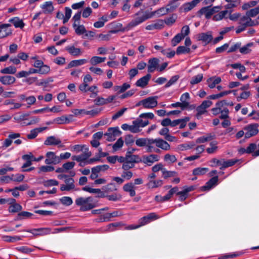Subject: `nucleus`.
Here are the masks:
<instances>
[{"label":"nucleus","instance_id":"54","mask_svg":"<svg viewBox=\"0 0 259 259\" xmlns=\"http://www.w3.org/2000/svg\"><path fill=\"white\" fill-rule=\"evenodd\" d=\"M253 45L252 43H248L243 47L239 48V51L241 54H247L250 52L251 50L249 48Z\"/></svg>","mask_w":259,"mask_h":259},{"label":"nucleus","instance_id":"24","mask_svg":"<svg viewBox=\"0 0 259 259\" xmlns=\"http://www.w3.org/2000/svg\"><path fill=\"white\" fill-rule=\"evenodd\" d=\"M121 215L120 211H114L111 213H107L100 218L101 222L109 221L111 218L118 217Z\"/></svg>","mask_w":259,"mask_h":259},{"label":"nucleus","instance_id":"42","mask_svg":"<svg viewBox=\"0 0 259 259\" xmlns=\"http://www.w3.org/2000/svg\"><path fill=\"white\" fill-rule=\"evenodd\" d=\"M176 54L177 55H180L182 54H189L191 53V49L185 46H179L177 48Z\"/></svg>","mask_w":259,"mask_h":259},{"label":"nucleus","instance_id":"8","mask_svg":"<svg viewBox=\"0 0 259 259\" xmlns=\"http://www.w3.org/2000/svg\"><path fill=\"white\" fill-rule=\"evenodd\" d=\"M23 231L32 234L34 236H44L51 233L50 228H40L29 230H24Z\"/></svg>","mask_w":259,"mask_h":259},{"label":"nucleus","instance_id":"57","mask_svg":"<svg viewBox=\"0 0 259 259\" xmlns=\"http://www.w3.org/2000/svg\"><path fill=\"white\" fill-rule=\"evenodd\" d=\"M150 223V221L148 220V218H147V215L144 216L142 217L141 219L139 220V225L135 227H133L131 228L132 229H137L139 228V227L144 226L148 223Z\"/></svg>","mask_w":259,"mask_h":259},{"label":"nucleus","instance_id":"1","mask_svg":"<svg viewBox=\"0 0 259 259\" xmlns=\"http://www.w3.org/2000/svg\"><path fill=\"white\" fill-rule=\"evenodd\" d=\"M75 204L80 206V210L83 211L90 210L96 206V202L92 197H80L76 199Z\"/></svg>","mask_w":259,"mask_h":259},{"label":"nucleus","instance_id":"15","mask_svg":"<svg viewBox=\"0 0 259 259\" xmlns=\"http://www.w3.org/2000/svg\"><path fill=\"white\" fill-rule=\"evenodd\" d=\"M233 103L232 102H227L226 100H223L216 104V107L212 109V112L214 115H217L220 113L222 108L224 106H232Z\"/></svg>","mask_w":259,"mask_h":259},{"label":"nucleus","instance_id":"22","mask_svg":"<svg viewBox=\"0 0 259 259\" xmlns=\"http://www.w3.org/2000/svg\"><path fill=\"white\" fill-rule=\"evenodd\" d=\"M151 77V75L150 74H146L137 81L136 82V86L141 88L145 87L148 84Z\"/></svg>","mask_w":259,"mask_h":259},{"label":"nucleus","instance_id":"12","mask_svg":"<svg viewBox=\"0 0 259 259\" xmlns=\"http://www.w3.org/2000/svg\"><path fill=\"white\" fill-rule=\"evenodd\" d=\"M44 144L48 146H58L59 148H62L64 146V144L61 143L60 139L54 136L48 137Z\"/></svg>","mask_w":259,"mask_h":259},{"label":"nucleus","instance_id":"29","mask_svg":"<svg viewBox=\"0 0 259 259\" xmlns=\"http://www.w3.org/2000/svg\"><path fill=\"white\" fill-rule=\"evenodd\" d=\"M47 127H38L33 129L30 131V133L27 135V138L28 139H33L37 136L39 133L42 132L47 129Z\"/></svg>","mask_w":259,"mask_h":259},{"label":"nucleus","instance_id":"7","mask_svg":"<svg viewBox=\"0 0 259 259\" xmlns=\"http://www.w3.org/2000/svg\"><path fill=\"white\" fill-rule=\"evenodd\" d=\"M157 105V101L155 98H145L138 102L137 106L142 105L145 108L150 109L156 107Z\"/></svg>","mask_w":259,"mask_h":259},{"label":"nucleus","instance_id":"11","mask_svg":"<svg viewBox=\"0 0 259 259\" xmlns=\"http://www.w3.org/2000/svg\"><path fill=\"white\" fill-rule=\"evenodd\" d=\"M82 152V153L80 155L73 156L72 159L77 162L87 161L89 160L88 158L92 155V153L89 151L88 148H85Z\"/></svg>","mask_w":259,"mask_h":259},{"label":"nucleus","instance_id":"36","mask_svg":"<svg viewBox=\"0 0 259 259\" xmlns=\"http://www.w3.org/2000/svg\"><path fill=\"white\" fill-rule=\"evenodd\" d=\"M221 81V79L219 77H210L207 80L208 85L210 89L214 88L216 84H219Z\"/></svg>","mask_w":259,"mask_h":259},{"label":"nucleus","instance_id":"44","mask_svg":"<svg viewBox=\"0 0 259 259\" xmlns=\"http://www.w3.org/2000/svg\"><path fill=\"white\" fill-rule=\"evenodd\" d=\"M105 60L106 57L94 56L91 59L90 62L93 65H95L96 64L104 62Z\"/></svg>","mask_w":259,"mask_h":259},{"label":"nucleus","instance_id":"40","mask_svg":"<svg viewBox=\"0 0 259 259\" xmlns=\"http://www.w3.org/2000/svg\"><path fill=\"white\" fill-rule=\"evenodd\" d=\"M177 2V1L170 0L168 2V4L165 7L166 8H167L168 13L174 11L178 7V5L176 3Z\"/></svg>","mask_w":259,"mask_h":259},{"label":"nucleus","instance_id":"35","mask_svg":"<svg viewBox=\"0 0 259 259\" xmlns=\"http://www.w3.org/2000/svg\"><path fill=\"white\" fill-rule=\"evenodd\" d=\"M163 184L162 180H149V182L147 184L146 186L149 188H155L160 187Z\"/></svg>","mask_w":259,"mask_h":259},{"label":"nucleus","instance_id":"4","mask_svg":"<svg viewBox=\"0 0 259 259\" xmlns=\"http://www.w3.org/2000/svg\"><path fill=\"white\" fill-rule=\"evenodd\" d=\"M236 162V160L233 159L225 160L224 159L219 160L217 158H213L211 160V166L213 167L220 165V169H224L225 168L233 165Z\"/></svg>","mask_w":259,"mask_h":259},{"label":"nucleus","instance_id":"17","mask_svg":"<svg viewBox=\"0 0 259 259\" xmlns=\"http://www.w3.org/2000/svg\"><path fill=\"white\" fill-rule=\"evenodd\" d=\"M121 132L118 127H111L108 129V132L105 134L107 137L108 141H112L115 140L116 136L119 135Z\"/></svg>","mask_w":259,"mask_h":259},{"label":"nucleus","instance_id":"27","mask_svg":"<svg viewBox=\"0 0 259 259\" xmlns=\"http://www.w3.org/2000/svg\"><path fill=\"white\" fill-rule=\"evenodd\" d=\"M212 36L210 32L201 33L198 35V39L206 44L209 43L212 40Z\"/></svg>","mask_w":259,"mask_h":259},{"label":"nucleus","instance_id":"14","mask_svg":"<svg viewBox=\"0 0 259 259\" xmlns=\"http://www.w3.org/2000/svg\"><path fill=\"white\" fill-rule=\"evenodd\" d=\"M160 157L156 154H151L147 156H144L143 157L142 162L146 164L147 165L150 166L154 162L158 161L159 160Z\"/></svg>","mask_w":259,"mask_h":259},{"label":"nucleus","instance_id":"33","mask_svg":"<svg viewBox=\"0 0 259 259\" xmlns=\"http://www.w3.org/2000/svg\"><path fill=\"white\" fill-rule=\"evenodd\" d=\"M24 236H3V239L4 241L7 242H15L16 241L21 240L22 239V238Z\"/></svg>","mask_w":259,"mask_h":259},{"label":"nucleus","instance_id":"47","mask_svg":"<svg viewBox=\"0 0 259 259\" xmlns=\"http://www.w3.org/2000/svg\"><path fill=\"white\" fill-rule=\"evenodd\" d=\"M142 118H137L136 120L133 121V123H136L140 127H144L149 124L148 120H143Z\"/></svg>","mask_w":259,"mask_h":259},{"label":"nucleus","instance_id":"63","mask_svg":"<svg viewBox=\"0 0 259 259\" xmlns=\"http://www.w3.org/2000/svg\"><path fill=\"white\" fill-rule=\"evenodd\" d=\"M148 139L149 138H139L136 141V144L139 147H146Z\"/></svg>","mask_w":259,"mask_h":259},{"label":"nucleus","instance_id":"38","mask_svg":"<svg viewBox=\"0 0 259 259\" xmlns=\"http://www.w3.org/2000/svg\"><path fill=\"white\" fill-rule=\"evenodd\" d=\"M82 190L84 191L88 192L90 193H98L100 194V196L101 197H105L104 194L101 191L100 189H94L90 187L86 186L82 188Z\"/></svg>","mask_w":259,"mask_h":259},{"label":"nucleus","instance_id":"21","mask_svg":"<svg viewBox=\"0 0 259 259\" xmlns=\"http://www.w3.org/2000/svg\"><path fill=\"white\" fill-rule=\"evenodd\" d=\"M218 181V176H215L210 179L206 184L201 187V190L208 191L215 186Z\"/></svg>","mask_w":259,"mask_h":259},{"label":"nucleus","instance_id":"28","mask_svg":"<svg viewBox=\"0 0 259 259\" xmlns=\"http://www.w3.org/2000/svg\"><path fill=\"white\" fill-rule=\"evenodd\" d=\"M41 8L44 10L43 13L45 14H51L54 10L52 2H46Z\"/></svg>","mask_w":259,"mask_h":259},{"label":"nucleus","instance_id":"56","mask_svg":"<svg viewBox=\"0 0 259 259\" xmlns=\"http://www.w3.org/2000/svg\"><path fill=\"white\" fill-rule=\"evenodd\" d=\"M259 13V6L252 9L246 12V15L250 17H254Z\"/></svg>","mask_w":259,"mask_h":259},{"label":"nucleus","instance_id":"6","mask_svg":"<svg viewBox=\"0 0 259 259\" xmlns=\"http://www.w3.org/2000/svg\"><path fill=\"white\" fill-rule=\"evenodd\" d=\"M188 98H181L180 102L171 104L170 106L172 107H181L182 110L186 109H193L195 108V106L190 105Z\"/></svg>","mask_w":259,"mask_h":259},{"label":"nucleus","instance_id":"45","mask_svg":"<svg viewBox=\"0 0 259 259\" xmlns=\"http://www.w3.org/2000/svg\"><path fill=\"white\" fill-rule=\"evenodd\" d=\"M17 71L16 68L14 66H10L5 68L1 70V72L3 74H15Z\"/></svg>","mask_w":259,"mask_h":259},{"label":"nucleus","instance_id":"30","mask_svg":"<svg viewBox=\"0 0 259 259\" xmlns=\"http://www.w3.org/2000/svg\"><path fill=\"white\" fill-rule=\"evenodd\" d=\"M65 50L72 56H79L82 53L80 49L75 48L74 46H67Z\"/></svg>","mask_w":259,"mask_h":259},{"label":"nucleus","instance_id":"25","mask_svg":"<svg viewBox=\"0 0 259 259\" xmlns=\"http://www.w3.org/2000/svg\"><path fill=\"white\" fill-rule=\"evenodd\" d=\"M202 15H205V17L207 19L211 18V15L210 12V6L203 7L197 12V15L199 17Z\"/></svg>","mask_w":259,"mask_h":259},{"label":"nucleus","instance_id":"5","mask_svg":"<svg viewBox=\"0 0 259 259\" xmlns=\"http://www.w3.org/2000/svg\"><path fill=\"white\" fill-rule=\"evenodd\" d=\"M258 124L256 123L250 124L245 126L243 128L245 132V138H249L256 135L258 132Z\"/></svg>","mask_w":259,"mask_h":259},{"label":"nucleus","instance_id":"31","mask_svg":"<svg viewBox=\"0 0 259 259\" xmlns=\"http://www.w3.org/2000/svg\"><path fill=\"white\" fill-rule=\"evenodd\" d=\"M16 80L14 76L6 75L0 77V81L4 84L9 85L15 82Z\"/></svg>","mask_w":259,"mask_h":259},{"label":"nucleus","instance_id":"41","mask_svg":"<svg viewBox=\"0 0 259 259\" xmlns=\"http://www.w3.org/2000/svg\"><path fill=\"white\" fill-rule=\"evenodd\" d=\"M113 98H97L94 100V102L95 105H101L112 101Z\"/></svg>","mask_w":259,"mask_h":259},{"label":"nucleus","instance_id":"43","mask_svg":"<svg viewBox=\"0 0 259 259\" xmlns=\"http://www.w3.org/2000/svg\"><path fill=\"white\" fill-rule=\"evenodd\" d=\"M88 147L84 145H75L70 147V150L76 153L83 151Z\"/></svg>","mask_w":259,"mask_h":259},{"label":"nucleus","instance_id":"51","mask_svg":"<svg viewBox=\"0 0 259 259\" xmlns=\"http://www.w3.org/2000/svg\"><path fill=\"white\" fill-rule=\"evenodd\" d=\"M208 169L205 167H198L195 168L193 171V174L194 175H203L208 171Z\"/></svg>","mask_w":259,"mask_h":259},{"label":"nucleus","instance_id":"49","mask_svg":"<svg viewBox=\"0 0 259 259\" xmlns=\"http://www.w3.org/2000/svg\"><path fill=\"white\" fill-rule=\"evenodd\" d=\"M184 38L182 34H177L171 40V45L172 46H176Z\"/></svg>","mask_w":259,"mask_h":259},{"label":"nucleus","instance_id":"23","mask_svg":"<svg viewBox=\"0 0 259 259\" xmlns=\"http://www.w3.org/2000/svg\"><path fill=\"white\" fill-rule=\"evenodd\" d=\"M124 191L129 193L130 196L134 197L136 195L135 187L134 184L132 183H127L123 186Z\"/></svg>","mask_w":259,"mask_h":259},{"label":"nucleus","instance_id":"16","mask_svg":"<svg viewBox=\"0 0 259 259\" xmlns=\"http://www.w3.org/2000/svg\"><path fill=\"white\" fill-rule=\"evenodd\" d=\"M156 145V142L155 141V139L152 138H149L146 145V151L149 153L151 152H156V153H159L160 150L158 148H155L154 146V145Z\"/></svg>","mask_w":259,"mask_h":259},{"label":"nucleus","instance_id":"19","mask_svg":"<svg viewBox=\"0 0 259 259\" xmlns=\"http://www.w3.org/2000/svg\"><path fill=\"white\" fill-rule=\"evenodd\" d=\"M159 60L157 58H152L149 60L148 64V72H153L156 68H158Z\"/></svg>","mask_w":259,"mask_h":259},{"label":"nucleus","instance_id":"55","mask_svg":"<svg viewBox=\"0 0 259 259\" xmlns=\"http://www.w3.org/2000/svg\"><path fill=\"white\" fill-rule=\"evenodd\" d=\"M12 181L17 182H21L23 181L24 179V176L22 174H12L11 175Z\"/></svg>","mask_w":259,"mask_h":259},{"label":"nucleus","instance_id":"62","mask_svg":"<svg viewBox=\"0 0 259 259\" xmlns=\"http://www.w3.org/2000/svg\"><path fill=\"white\" fill-rule=\"evenodd\" d=\"M164 160L168 162L174 163L177 161V158L174 155L166 154L164 155Z\"/></svg>","mask_w":259,"mask_h":259},{"label":"nucleus","instance_id":"58","mask_svg":"<svg viewBox=\"0 0 259 259\" xmlns=\"http://www.w3.org/2000/svg\"><path fill=\"white\" fill-rule=\"evenodd\" d=\"M133 176V172L129 170H123L121 177L125 180H130Z\"/></svg>","mask_w":259,"mask_h":259},{"label":"nucleus","instance_id":"37","mask_svg":"<svg viewBox=\"0 0 259 259\" xmlns=\"http://www.w3.org/2000/svg\"><path fill=\"white\" fill-rule=\"evenodd\" d=\"M33 215V214L31 212L24 211H21L18 214L16 220H22L29 219L31 218Z\"/></svg>","mask_w":259,"mask_h":259},{"label":"nucleus","instance_id":"2","mask_svg":"<svg viewBox=\"0 0 259 259\" xmlns=\"http://www.w3.org/2000/svg\"><path fill=\"white\" fill-rule=\"evenodd\" d=\"M230 94H233L234 96L237 97H248L250 96V93L248 91H245L243 88L238 90H233L221 92L219 94H212L208 97H222L227 96Z\"/></svg>","mask_w":259,"mask_h":259},{"label":"nucleus","instance_id":"48","mask_svg":"<svg viewBox=\"0 0 259 259\" xmlns=\"http://www.w3.org/2000/svg\"><path fill=\"white\" fill-rule=\"evenodd\" d=\"M61 203L66 206H70L72 203L73 201L71 197L68 196H63L60 199Z\"/></svg>","mask_w":259,"mask_h":259},{"label":"nucleus","instance_id":"50","mask_svg":"<svg viewBox=\"0 0 259 259\" xmlns=\"http://www.w3.org/2000/svg\"><path fill=\"white\" fill-rule=\"evenodd\" d=\"M22 209V206L20 204L17 203L13 205H10L9 208V212L13 213L19 212V211H21Z\"/></svg>","mask_w":259,"mask_h":259},{"label":"nucleus","instance_id":"52","mask_svg":"<svg viewBox=\"0 0 259 259\" xmlns=\"http://www.w3.org/2000/svg\"><path fill=\"white\" fill-rule=\"evenodd\" d=\"M124 141L122 138H120L113 145L112 148L114 151L119 150L123 146Z\"/></svg>","mask_w":259,"mask_h":259},{"label":"nucleus","instance_id":"3","mask_svg":"<svg viewBox=\"0 0 259 259\" xmlns=\"http://www.w3.org/2000/svg\"><path fill=\"white\" fill-rule=\"evenodd\" d=\"M155 15V14L154 11L149 13H146L145 14L142 16V17H138L136 18L135 19L133 20L127 24V25L125 28H123L122 29H121L120 30L122 31H124L125 30H128L140 24V23L146 21V20L151 18Z\"/></svg>","mask_w":259,"mask_h":259},{"label":"nucleus","instance_id":"32","mask_svg":"<svg viewBox=\"0 0 259 259\" xmlns=\"http://www.w3.org/2000/svg\"><path fill=\"white\" fill-rule=\"evenodd\" d=\"M87 62V60L86 59H80V60H72L68 64L67 66L66 67V69H69L72 67H77L81 65H83Z\"/></svg>","mask_w":259,"mask_h":259},{"label":"nucleus","instance_id":"61","mask_svg":"<svg viewBox=\"0 0 259 259\" xmlns=\"http://www.w3.org/2000/svg\"><path fill=\"white\" fill-rule=\"evenodd\" d=\"M74 29L75 33L78 35H81L87 32V30L84 26L82 25L78 26L77 25V26Z\"/></svg>","mask_w":259,"mask_h":259},{"label":"nucleus","instance_id":"60","mask_svg":"<svg viewBox=\"0 0 259 259\" xmlns=\"http://www.w3.org/2000/svg\"><path fill=\"white\" fill-rule=\"evenodd\" d=\"M54 170V167L52 166L49 165H44L39 167L38 173L40 174L41 172H46L52 171Z\"/></svg>","mask_w":259,"mask_h":259},{"label":"nucleus","instance_id":"10","mask_svg":"<svg viewBox=\"0 0 259 259\" xmlns=\"http://www.w3.org/2000/svg\"><path fill=\"white\" fill-rule=\"evenodd\" d=\"M65 184H62L60 187V190L62 191H70L72 190H75L74 181L71 178L68 177L64 181ZM75 190H76L75 189Z\"/></svg>","mask_w":259,"mask_h":259},{"label":"nucleus","instance_id":"53","mask_svg":"<svg viewBox=\"0 0 259 259\" xmlns=\"http://www.w3.org/2000/svg\"><path fill=\"white\" fill-rule=\"evenodd\" d=\"M228 106H224L223 108H222V110L220 111L221 115L220 116L221 119H225L229 118V110L227 108Z\"/></svg>","mask_w":259,"mask_h":259},{"label":"nucleus","instance_id":"46","mask_svg":"<svg viewBox=\"0 0 259 259\" xmlns=\"http://www.w3.org/2000/svg\"><path fill=\"white\" fill-rule=\"evenodd\" d=\"M218 142L216 141H212L210 143V147L206 149V152L209 154L214 153L218 149Z\"/></svg>","mask_w":259,"mask_h":259},{"label":"nucleus","instance_id":"18","mask_svg":"<svg viewBox=\"0 0 259 259\" xmlns=\"http://www.w3.org/2000/svg\"><path fill=\"white\" fill-rule=\"evenodd\" d=\"M0 26V38H3L12 34V30L8 29L11 27L10 24H2Z\"/></svg>","mask_w":259,"mask_h":259},{"label":"nucleus","instance_id":"59","mask_svg":"<svg viewBox=\"0 0 259 259\" xmlns=\"http://www.w3.org/2000/svg\"><path fill=\"white\" fill-rule=\"evenodd\" d=\"M155 14L157 15L158 17H160L167 14L168 13L167 8L166 7H162L160 9L154 11Z\"/></svg>","mask_w":259,"mask_h":259},{"label":"nucleus","instance_id":"39","mask_svg":"<svg viewBox=\"0 0 259 259\" xmlns=\"http://www.w3.org/2000/svg\"><path fill=\"white\" fill-rule=\"evenodd\" d=\"M130 88V84L127 83H124L121 86L116 85L114 87V90L118 94L124 92L126 90Z\"/></svg>","mask_w":259,"mask_h":259},{"label":"nucleus","instance_id":"64","mask_svg":"<svg viewBox=\"0 0 259 259\" xmlns=\"http://www.w3.org/2000/svg\"><path fill=\"white\" fill-rule=\"evenodd\" d=\"M103 189L105 192H112L117 190L114 184L113 183H109L107 185L105 186Z\"/></svg>","mask_w":259,"mask_h":259},{"label":"nucleus","instance_id":"34","mask_svg":"<svg viewBox=\"0 0 259 259\" xmlns=\"http://www.w3.org/2000/svg\"><path fill=\"white\" fill-rule=\"evenodd\" d=\"M9 22L13 23L16 28H22L25 25L23 21L20 20L18 17L12 18L9 20Z\"/></svg>","mask_w":259,"mask_h":259},{"label":"nucleus","instance_id":"26","mask_svg":"<svg viewBox=\"0 0 259 259\" xmlns=\"http://www.w3.org/2000/svg\"><path fill=\"white\" fill-rule=\"evenodd\" d=\"M126 159L129 162H131L134 164L136 163H139L142 161L140 157L137 155L131 154V152L127 151L126 153Z\"/></svg>","mask_w":259,"mask_h":259},{"label":"nucleus","instance_id":"9","mask_svg":"<svg viewBox=\"0 0 259 259\" xmlns=\"http://www.w3.org/2000/svg\"><path fill=\"white\" fill-rule=\"evenodd\" d=\"M46 156L45 163L47 164H57L60 162V158L56 156L54 152H48Z\"/></svg>","mask_w":259,"mask_h":259},{"label":"nucleus","instance_id":"20","mask_svg":"<svg viewBox=\"0 0 259 259\" xmlns=\"http://www.w3.org/2000/svg\"><path fill=\"white\" fill-rule=\"evenodd\" d=\"M155 141L157 147L165 151H167L170 149V145L166 141L160 138L155 139Z\"/></svg>","mask_w":259,"mask_h":259},{"label":"nucleus","instance_id":"13","mask_svg":"<svg viewBox=\"0 0 259 259\" xmlns=\"http://www.w3.org/2000/svg\"><path fill=\"white\" fill-rule=\"evenodd\" d=\"M211 104L212 102L209 100L204 101L196 109L197 111V113L196 114L197 117L198 118L202 114L206 112V109L209 107Z\"/></svg>","mask_w":259,"mask_h":259}]
</instances>
